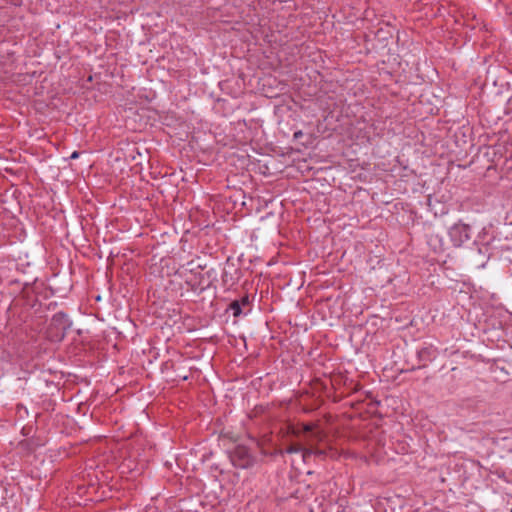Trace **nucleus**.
<instances>
[{"instance_id": "5", "label": "nucleus", "mask_w": 512, "mask_h": 512, "mask_svg": "<svg viewBox=\"0 0 512 512\" xmlns=\"http://www.w3.org/2000/svg\"><path fill=\"white\" fill-rule=\"evenodd\" d=\"M78 157V152H73L70 156V158L75 159Z\"/></svg>"}, {"instance_id": "2", "label": "nucleus", "mask_w": 512, "mask_h": 512, "mask_svg": "<svg viewBox=\"0 0 512 512\" xmlns=\"http://www.w3.org/2000/svg\"><path fill=\"white\" fill-rule=\"evenodd\" d=\"M302 452V457L303 459L305 460L308 456H310L311 454H322L321 451H318V450H314L312 448H302L298 445H294V446H290L288 449H287V453H295V452Z\"/></svg>"}, {"instance_id": "7", "label": "nucleus", "mask_w": 512, "mask_h": 512, "mask_svg": "<svg viewBox=\"0 0 512 512\" xmlns=\"http://www.w3.org/2000/svg\"><path fill=\"white\" fill-rule=\"evenodd\" d=\"M315 438L320 439V434H319V433H316V434H315Z\"/></svg>"}, {"instance_id": "3", "label": "nucleus", "mask_w": 512, "mask_h": 512, "mask_svg": "<svg viewBox=\"0 0 512 512\" xmlns=\"http://www.w3.org/2000/svg\"><path fill=\"white\" fill-rule=\"evenodd\" d=\"M230 310L232 311L235 317L241 314L240 304L237 301H234L230 304Z\"/></svg>"}, {"instance_id": "6", "label": "nucleus", "mask_w": 512, "mask_h": 512, "mask_svg": "<svg viewBox=\"0 0 512 512\" xmlns=\"http://www.w3.org/2000/svg\"><path fill=\"white\" fill-rule=\"evenodd\" d=\"M249 463H250V459H247L243 464H241V466L246 467L249 465Z\"/></svg>"}, {"instance_id": "4", "label": "nucleus", "mask_w": 512, "mask_h": 512, "mask_svg": "<svg viewBox=\"0 0 512 512\" xmlns=\"http://www.w3.org/2000/svg\"><path fill=\"white\" fill-rule=\"evenodd\" d=\"M303 430H304L305 432H307V431H311V430H312V427H311L310 425H304V426H303Z\"/></svg>"}, {"instance_id": "1", "label": "nucleus", "mask_w": 512, "mask_h": 512, "mask_svg": "<svg viewBox=\"0 0 512 512\" xmlns=\"http://www.w3.org/2000/svg\"><path fill=\"white\" fill-rule=\"evenodd\" d=\"M449 236L454 246H461L470 238L469 226L456 223L449 229Z\"/></svg>"}]
</instances>
